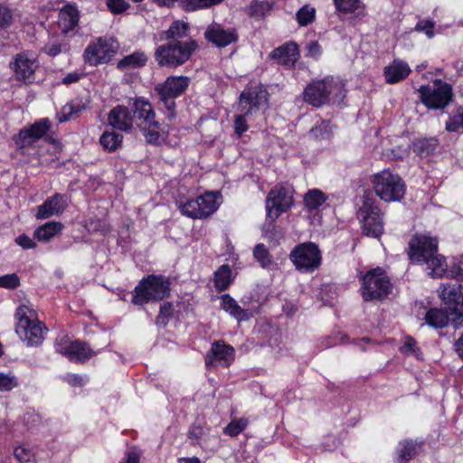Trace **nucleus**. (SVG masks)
I'll use <instances>...</instances> for the list:
<instances>
[{"label": "nucleus", "mask_w": 463, "mask_h": 463, "mask_svg": "<svg viewBox=\"0 0 463 463\" xmlns=\"http://www.w3.org/2000/svg\"><path fill=\"white\" fill-rule=\"evenodd\" d=\"M408 255L414 263L426 265V271L432 278H440L447 271L444 256L438 252V241L435 238L416 234L409 241Z\"/></svg>", "instance_id": "1"}, {"label": "nucleus", "mask_w": 463, "mask_h": 463, "mask_svg": "<svg viewBox=\"0 0 463 463\" xmlns=\"http://www.w3.org/2000/svg\"><path fill=\"white\" fill-rule=\"evenodd\" d=\"M344 84L334 77L327 76L322 80H313L303 91V99L313 107H321L329 103L330 99L335 100L344 97Z\"/></svg>", "instance_id": "2"}, {"label": "nucleus", "mask_w": 463, "mask_h": 463, "mask_svg": "<svg viewBox=\"0 0 463 463\" xmlns=\"http://www.w3.org/2000/svg\"><path fill=\"white\" fill-rule=\"evenodd\" d=\"M268 102V93L261 87L255 86L245 89L240 95L238 110L240 115L235 117V133L241 137L248 130L246 118L259 111Z\"/></svg>", "instance_id": "3"}, {"label": "nucleus", "mask_w": 463, "mask_h": 463, "mask_svg": "<svg viewBox=\"0 0 463 463\" xmlns=\"http://www.w3.org/2000/svg\"><path fill=\"white\" fill-rule=\"evenodd\" d=\"M15 317L17 319L15 332L24 341H26L27 345H41L47 327L37 318L35 311L22 305L17 308Z\"/></svg>", "instance_id": "4"}, {"label": "nucleus", "mask_w": 463, "mask_h": 463, "mask_svg": "<svg viewBox=\"0 0 463 463\" xmlns=\"http://www.w3.org/2000/svg\"><path fill=\"white\" fill-rule=\"evenodd\" d=\"M363 204L357 212L362 222L363 233L372 238H379L383 233V213L371 191H365L362 197Z\"/></svg>", "instance_id": "5"}, {"label": "nucleus", "mask_w": 463, "mask_h": 463, "mask_svg": "<svg viewBox=\"0 0 463 463\" xmlns=\"http://www.w3.org/2000/svg\"><path fill=\"white\" fill-rule=\"evenodd\" d=\"M196 48L197 44L194 40L186 42L169 41L156 48L155 58L161 67L175 68L187 61Z\"/></svg>", "instance_id": "6"}, {"label": "nucleus", "mask_w": 463, "mask_h": 463, "mask_svg": "<svg viewBox=\"0 0 463 463\" xmlns=\"http://www.w3.org/2000/svg\"><path fill=\"white\" fill-rule=\"evenodd\" d=\"M170 292V281L164 276L149 275L144 278L135 288L132 302L143 305L151 301H159Z\"/></svg>", "instance_id": "7"}, {"label": "nucleus", "mask_w": 463, "mask_h": 463, "mask_svg": "<svg viewBox=\"0 0 463 463\" xmlns=\"http://www.w3.org/2000/svg\"><path fill=\"white\" fill-rule=\"evenodd\" d=\"M375 194L385 202L400 201L405 194V184L398 175L383 170L371 177Z\"/></svg>", "instance_id": "8"}, {"label": "nucleus", "mask_w": 463, "mask_h": 463, "mask_svg": "<svg viewBox=\"0 0 463 463\" xmlns=\"http://www.w3.org/2000/svg\"><path fill=\"white\" fill-rule=\"evenodd\" d=\"M418 91L421 102L431 109H443L453 97L451 86L441 80H436L430 85L421 86Z\"/></svg>", "instance_id": "9"}, {"label": "nucleus", "mask_w": 463, "mask_h": 463, "mask_svg": "<svg viewBox=\"0 0 463 463\" xmlns=\"http://www.w3.org/2000/svg\"><path fill=\"white\" fill-rule=\"evenodd\" d=\"M296 269L301 272H313L321 265L322 256L317 245L304 242L296 246L289 255Z\"/></svg>", "instance_id": "10"}, {"label": "nucleus", "mask_w": 463, "mask_h": 463, "mask_svg": "<svg viewBox=\"0 0 463 463\" xmlns=\"http://www.w3.org/2000/svg\"><path fill=\"white\" fill-rule=\"evenodd\" d=\"M191 83L187 76H169L163 83L156 86L155 90L165 107L173 111L175 108V99L183 95Z\"/></svg>", "instance_id": "11"}, {"label": "nucleus", "mask_w": 463, "mask_h": 463, "mask_svg": "<svg viewBox=\"0 0 463 463\" xmlns=\"http://www.w3.org/2000/svg\"><path fill=\"white\" fill-rule=\"evenodd\" d=\"M392 288L389 279L381 268L374 269L364 277L362 295L365 301L382 299Z\"/></svg>", "instance_id": "12"}, {"label": "nucleus", "mask_w": 463, "mask_h": 463, "mask_svg": "<svg viewBox=\"0 0 463 463\" xmlns=\"http://www.w3.org/2000/svg\"><path fill=\"white\" fill-rule=\"evenodd\" d=\"M293 203L290 190L277 185L271 189L266 199L267 218L273 222L279 216L287 212Z\"/></svg>", "instance_id": "13"}, {"label": "nucleus", "mask_w": 463, "mask_h": 463, "mask_svg": "<svg viewBox=\"0 0 463 463\" xmlns=\"http://www.w3.org/2000/svg\"><path fill=\"white\" fill-rule=\"evenodd\" d=\"M446 309L451 310V323L455 327L463 322V293L458 283L442 285L440 293Z\"/></svg>", "instance_id": "14"}, {"label": "nucleus", "mask_w": 463, "mask_h": 463, "mask_svg": "<svg viewBox=\"0 0 463 463\" xmlns=\"http://www.w3.org/2000/svg\"><path fill=\"white\" fill-rule=\"evenodd\" d=\"M117 43L112 39L99 38L84 51V60L91 66L108 62L116 53Z\"/></svg>", "instance_id": "15"}, {"label": "nucleus", "mask_w": 463, "mask_h": 463, "mask_svg": "<svg viewBox=\"0 0 463 463\" xmlns=\"http://www.w3.org/2000/svg\"><path fill=\"white\" fill-rule=\"evenodd\" d=\"M51 128L48 118H42L33 124L30 128H23L14 137V143L20 148L32 146L35 141L42 138Z\"/></svg>", "instance_id": "16"}, {"label": "nucleus", "mask_w": 463, "mask_h": 463, "mask_svg": "<svg viewBox=\"0 0 463 463\" xmlns=\"http://www.w3.org/2000/svg\"><path fill=\"white\" fill-rule=\"evenodd\" d=\"M38 67L36 58L26 52L16 55L13 69L14 77L17 80L25 84L32 83L34 80V72Z\"/></svg>", "instance_id": "17"}, {"label": "nucleus", "mask_w": 463, "mask_h": 463, "mask_svg": "<svg viewBox=\"0 0 463 463\" xmlns=\"http://www.w3.org/2000/svg\"><path fill=\"white\" fill-rule=\"evenodd\" d=\"M55 348L58 353L76 363H85L93 354L89 345L80 341L57 343Z\"/></svg>", "instance_id": "18"}, {"label": "nucleus", "mask_w": 463, "mask_h": 463, "mask_svg": "<svg viewBox=\"0 0 463 463\" xmlns=\"http://www.w3.org/2000/svg\"><path fill=\"white\" fill-rule=\"evenodd\" d=\"M204 37L217 47H226L238 40V33L234 28L225 29L219 24H212L204 32Z\"/></svg>", "instance_id": "19"}, {"label": "nucleus", "mask_w": 463, "mask_h": 463, "mask_svg": "<svg viewBox=\"0 0 463 463\" xmlns=\"http://www.w3.org/2000/svg\"><path fill=\"white\" fill-rule=\"evenodd\" d=\"M234 359V349L220 341L213 344L210 353L205 357L207 366L215 365L217 363L222 366H228Z\"/></svg>", "instance_id": "20"}, {"label": "nucleus", "mask_w": 463, "mask_h": 463, "mask_svg": "<svg viewBox=\"0 0 463 463\" xmlns=\"http://www.w3.org/2000/svg\"><path fill=\"white\" fill-rule=\"evenodd\" d=\"M128 105L133 111V120H136L138 128L156 117L151 103L144 98L131 99Z\"/></svg>", "instance_id": "21"}, {"label": "nucleus", "mask_w": 463, "mask_h": 463, "mask_svg": "<svg viewBox=\"0 0 463 463\" xmlns=\"http://www.w3.org/2000/svg\"><path fill=\"white\" fill-rule=\"evenodd\" d=\"M108 121L111 127L121 131H129L133 126V117L129 109L121 105L109 111Z\"/></svg>", "instance_id": "22"}, {"label": "nucleus", "mask_w": 463, "mask_h": 463, "mask_svg": "<svg viewBox=\"0 0 463 463\" xmlns=\"http://www.w3.org/2000/svg\"><path fill=\"white\" fill-rule=\"evenodd\" d=\"M65 207V196L55 194L38 207L36 217L38 219H47L52 215H58L64 211Z\"/></svg>", "instance_id": "23"}, {"label": "nucleus", "mask_w": 463, "mask_h": 463, "mask_svg": "<svg viewBox=\"0 0 463 463\" xmlns=\"http://www.w3.org/2000/svg\"><path fill=\"white\" fill-rule=\"evenodd\" d=\"M272 59L287 67H292L299 57L298 45L293 42L286 43L279 48L272 51L270 54Z\"/></svg>", "instance_id": "24"}, {"label": "nucleus", "mask_w": 463, "mask_h": 463, "mask_svg": "<svg viewBox=\"0 0 463 463\" xmlns=\"http://www.w3.org/2000/svg\"><path fill=\"white\" fill-rule=\"evenodd\" d=\"M411 71V68L407 62L401 60H394L384 68L383 75L387 83L395 84L406 79Z\"/></svg>", "instance_id": "25"}, {"label": "nucleus", "mask_w": 463, "mask_h": 463, "mask_svg": "<svg viewBox=\"0 0 463 463\" xmlns=\"http://www.w3.org/2000/svg\"><path fill=\"white\" fill-rule=\"evenodd\" d=\"M79 17V11L76 6L67 5L59 12L58 26L62 33H69L78 25Z\"/></svg>", "instance_id": "26"}, {"label": "nucleus", "mask_w": 463, "mask_h": 463, "mask_svg": "<svg viewBox=\"0 0 463 463\" xmlns=\"http://www.w3.org/2000/svg\"><path fill=\"white\" fill-rule=\"evenodd\" d=\"M147 143L158 145L165 138V132L155 118L139 127Z\"/></svg>", "instance_id": "27"}, {"label": "nucleus", "mask_w": 463, "mask_h": 463, "mask_svg": "<svg viewBox=\"0 0 463 463\" xmlns=\"http://www.w3.org/2000/svg\"><path fill=\"white\" fill-rule=\"evenodd\" d=\"M425 323L434 328H443L451 321V310L430 308L424 317Z\"/></svg>", "instance_id": "28"}, {"label": "nucleus", "mask_w": 463, "mask_h": 463, "mask_svg": "<svg viewBox=\"0 0 463 463\" xmlns=\"http://www.w3.org/2000/svg\"><path fill=\"white\" fill-rule=\"evenodd\" d=\"M148 61L147 55L143 51H136L125 56L117 63V68L122 71L144 67Z\"/></svg>", "instance_id": "29"}, {"label": "nucleus", "mask_w": 463, "mask_h": 463, "mask_svg": "<svg viewBox=\"0 0 463 463\" xmlns=\"http://www.w3.org/2000/svg\"><path fill=\"white\" fill-rule=\"evenodd\" d=\"M189 30L190 26L188 23L182 20H176L172 23L168 30L163 31L160 33V39L178 41V39L187 36Z\"/></svg>", "instance_id": "30"}, {"label": "nucleus", "mask_w": 463, "mask_h": 463, "mask_svg": "<svg viewBox=\"0 0 463 463\" xmlns=\"http://www.w3.org/2000/svg\"><path fill=\"white\" fill-rule=\"evenodd\" d=\"M222 307L238 321L250 318L249 312L241 308L236 300L228 294L222 297Z\"/></svg>", "instance_id": "31"}, {"label": "nucleus", "mask_w": 463, "mask_h": 463, "mask_svg": "<svg viewBox=\"0 0 463 463\" xmlns=\"http://www.w3.org/2000/svg\"><path fill=\"white\" fill-rule=\"evenodd\" d=\"M232 281V269L228 264L220 266L214 272L213 283L218 291L226 290Z\"/></svg>", "instance_id": "32"}, {"label": "nucleus", "mask_w": 463, "mask_h": 463, "mask_svg": "<svg viewBox=\"0 0 463 463\" xmlns=\"http://www.w3.org/2000/svg\"><path fill=\"white\" fill-rule=\"evenodd\" d=\"M62 229V224L59 222H50L34 231V237L42 241H48L59 233Z\"/></svg>", "instance_id": "33"}, {"label": "nucleus", "mask_w": 463, "mask_h": 463, "mask_svg": "<svg viewBox=\"0 0 463 463\" xmlns=\"http://www.w3.org/2000/svg\"><path fill=\"white\" fill-rule=\"evenodd\" d=\"M199 204V211L202 212L203 218H206L217 210L216 197L213 193H205L203 195L196 198Z\"/></svg>", "instance_id": "34"}, {"label": "nucleus", "mask_w": 463, "mask_h": 463, "mask_svg": "<svg viewBox=\"0 0 463 463\" xmlns=\"http://www.w3.org/2000/svg\"><path fill=\"white\" fill-rule=\"evenodd\" d=\"M122 140L123 136L121 134L114 131H105L99 138V143L105 150L114 152L121 146Z\"/></svg>", "instance_id": "35"}, {"label": "nucleus", "mask_w": 463, "mask_h": 463, "mask_svg": "<svg viewBox=\"0 0 463 463\" xmlns=\"http://www.w3.org/2000/svg\"><path fill=\"white\" fill-rule=\"evenodd\" d=\"M326 200V194L319 189H310L304 196V203L310 211L317 209Z\"/></svg>", "instance_id": "36"}, {"label": "nucleus", "mask_w": 463, "mask_h": 463, "mask_svg": "<svg viewBox=\"0 0 463 463\" xmlns=\"http://www.w3.org/2000/svg\"><path fill=\"white\" fill-rule=\"evenodd\" d=\"M416 442L412 440H403L400 442L397 450L398 462L407 463L408 461H410L412 458V457L416 454Z\"/></svg>", "instance_id": "37"}, {"label": "nucleus", "mask_w": 463, "mask_h": 463, "mask_svg": "<svg viewBox=\"0 0 463 463\" xmlns=\"http://www.w3.org/2000/svg\"><path fill=\"white\" fill-rule=\"evenodd\" d=\"M222 1L223 0H181L180 5L185 12H194L199 9L209 8Z\"/></svg>", "instance_id": "38"}, {"label": "nucleus", "mask_w": 463, "mask_h": 463, "mask_svg": "<svg viewBox=\"0 0 463 463\" xmlns=\"http://www.w3.org/2000/svg\"><path fill=\"white\" fill-rule=\"evenodd\" d=\"M253 256L264 269H268L273 265L272 257L269 254V250L262 243H259L254 247Z\"/></svg>", "instance_id": "39"}, {"label": "nucleus", "mask_w": 463, "mask_h": 463, "mask_svg": "<svg viewBox=\"0 0 463 463\" xmlns=\"http://www.w3.org/2000/svg\"><path fill=\"white\" fill-rule=\"evenodd\" d=\"M438 141L435 138L419 139L413 144L414 151L420 156H427L437 148Z\"/></svg>", "instance_id": "40"}, {"label": "nucleus", "mask_w": 463, "mask_h": 463, "mask_svg": "<svg viewBox=\"0 0 463 463\" xmlns=\"http://www.w3.org/2000/svg\"><path fill=\"white\" fill-rule=\"evenodd\" d=\"M446 129L450 132L463 131V108H458L446 122Z\"/></svg>", "instance_id": "41"}, {"label": "nucleus", "mask_w": 463, "mask_h": 463, "mask_svg": "<svg viewBox=\"0 0 463 463\" xmlns=\"http://www.w3.org/2000/svg\"><path fill=\"white\" fill-rule=\"evenodd\" d=\"M199 204L196 199L187 200L185 203H181L179 204V209L181 213L192 219H202V212L199 211Z\"/></svg>", "instance_id": "42"}, {"label": "nucleus", "mask_w": 463, "mask_h": 463, "mask_svg": "<svg viewBox=\"0 0 463 463\" xmlns=\"http://www.w3.org/2000/svg\"><path fill=\"white\" fill-rule=\"evenodd\" d=\"M332 133V128L329 121L321 120L310 130V134L317 139H326Z\"/></svg>", "instance_id": "43"}, {"label": "nucleus", "mask_w": 463, "mask_h": 463, "mask_svg": "<svg viewBox=\"0 0 463 463\" xmlns=\"http://www.w3.org/2000/svg\"><path fill=\"white\" fill-rule=\"evenodd\" d=\"M334 3L336 10L344 14L354 13L362 5L360 0H334Z\"/></svg>", "instance_id": "44"}, {"label": "nucleus", "mask_w": 463, "mask_h": 463, "mask_svg": "<svg viewBox=\"0 0 463 463\" xmlns=\"http://www.w3.org/2000/svg\"><path fill=\"white\" fill-rule=\"evenodd\" d=\"M316 10L309 5H304L297 13V20L302 26L307 25L312 23L315 18Z\"/></svg>", "instance_id": "45"}, {"label": "nucleus", "mask_w": 463, "mask_h": 463, "mask_svg": "<svg viewBox=\"0 0 463 463\" xmlns=\"http://www.w3.org/2000/svg\"><path fill=\"white\" fill-rule=\"evenodd\" d=\"M43 52L52 57H55L61 52H68L70 46L67 43H49L44 45Z\"/></svg>", "instance_id": "46"}, {"label": "nucleus", "mask_w": 463, "mask_h": 463, "mask_svg": "<svg viewBox=\"0 0 463 463\" xmlns=\"http://www.w3.org/2000/svg\"><path fill=\"white\" fill-rule=\"evenodd\" d=\"M82 108H75L71 104H67L64 107H62L61 112L57 114V118L59 122L62 123L65 121L70 120L72 118H76L79 116L80 112L81 111Z\"/></svg>", "instance_id": "47"}, {"label": "nucleus", "mask_w": 463, "mask_h": 463, "mask_svg": "<svg viewBox=\"0 0 463 463\" xmlns=\"http://www.w3.org/2000/svg\"><path fill=\"white\" fill-rule=\"evenodd\" d=\"M271 8L269 3L266 1L252 3L250 6V15L253 17H262L265 12Z\"/></svg>", "instance_id": "48"}, {"label": "nucleus", "mask_w": 463, "mask_h": 463, "mask_svg": "<svg viewBox=\"0 0 463 463\" xmlns=\"http://www.w3.org/2000/svg\"><path fill=\"white\" fill-rule=\"evenodd\" d=\"M14 455L21 462H30L34 457L33 451L24 446L16 447Z\"/></svg>", "instance_id": "49"}, {"label": "nucleus", "mask_w": 463, "mask_h": 463, "mask_svg": "<svg viewBox=\"0 0 463 463\" xmlns=\"http://www.w3.org/2000/svg\"><path fill=\"white\" fill-rule=\"evenodd\" d=\"M247 426V421L243 419L232 420L225 428V432L231 436H237L239 433L244 430Z\"/></svg>", "instance_id": "50"}, {"label": "nucleus", "mask_w": 463, "mask_h": 463, "mask_svg": "<svg viewBox=\"0 0 463 463\" xmlns=\"http://www.w3.org/2000/svg\"><path fill=\"white\" fill-rule=\"evenodd\" d=\"M13 20L11 9L5 4H0V29L8 27Z\"/></svg>", "instance_id": "51"}, {"label": "nucleus", "mask_w": 463, "mask_h": 463, "mask_svg": "<svg viewBox=\"0 0 463 463\" xmlns=\"http://www.w3.org/2000/svg\"><path fill=\"white\" fill-rule=\"evenodd\" d=\"M19 284L20 279L15 273L6 274L0 277V288H15Z\"/></svg>", "instance_id": "52"}, {"label": "nucleus", "mask_w": 463, "mask_h": 463, "mask_svg": "<svg viewBox=\"0 0 463 463\" xmlns=\"http://www.w3.org/2000/svg\"><path fill=\"white\" fill-rule=\"evenodd\" d=\"M401 351L405 354H414L419 356L420 349L417 347V342L411 336H406Z\"/></svg>", "instance_id": "53"}, {"label": "nucleus", "mask_w": 463, "mask_h": 463, "mask_svg": "<svg viewBox=\"0 0 463 463\" xmlns=\"http://www.w3.org/2000/svg\"><path fill=\"white\" fill-rule=\"evenodd\" d=\"M435 23L429 20H420L417 23L415 30L426 33L429 38L434 35Z\"/></svg>", "instance_id": "54"}, {"label": "nucleus", "mask_w": 463, "mask_h": 463, "mask_svg": "<svg viewBox=\"0 0 463 463\" xmlns=\"http://www.w3.org/2000/svg\"><path fill=\"white\" fill-rule=\"evenodd\" d=\"M174 307L172 303H164L159 311V315L156 317L157 323L165 324L166 320L172 316Z\"/></svg>", "instance_id": "55"}, {"label": "nucleus", "mask_w": 463, "mask_h": 463, "mask_svg": "<svg viewBox=\"0 0 463 463\" xmlns=\"http://www.w3.org/2000/svg\"><path fill=\"white\" fill-rule=\"evenodd\" d=\"M108 8L114 14H119L128 9V4L125 0H108Z\"/></svg>", "instance_id": "56"}, {"label": "nucleus", "mask_w": 463, "mask_h": 463, "mask_svg": "<svg viewBox=\"0 0 463 463\" xmlns=\"http://www.w3.org/2000/svg\"><path fill=\"white\" fill-rule=\"evenodd\" d=\"M16 385L14 377L0 373V391H10Z\"/></svg>", "instance_id": "57"}, {"label": "nucleus", "mask_w": 463, "mask_h": 463, "mask_svg": "<svg viewBox=\"0 0 463 463\" xmlns=\"http://www.w3.org/2000/svg\"><path fill=\"white\" fill-rule=\"evenodd\" d=\"M15 242L24 250L33 249L36 243L33 239L25 234H22L15 239Z\"/></svg>", "instance_id": "58"}, {"label": "nucleus", "mask_w": 463, "mask_h": 463, "mask_svg": "<svg viewBox=\"0 0 463 463\" xmlns=\"http://www.w3.org/2000/svg\"><path fill=\"white\" fill-rule=\"evenodd\" d=\"M80 76H81V74H80L78 72L69 73L63 78L62 83L65 85L75 83L80 79Z\"/></svg>", "instance_id": "59"}, {"label": "nucleus", "mask_w": 463, "mask_h": 463, "mask_svg": "<svg viewBox=\"0 0 463 463\" xmlns=\"http://www.w3.org/2000/svg\"><path fill=\"white\" fill-rule=\"evenodd\" d=\"M67 381L71 385H82L83 378L78 374L68 375Z\"/></svg>", "instance_id": "60"}, {"label": "nucleus", "mask_w": 463, "mask_h": 463, "mask_svg": "<svg viewBox=\"0 0 463 463\" xmlns=\"http://www.w3.org/2000/svg\"><path fill=\"white\" fill-rule=\"evenodd\" d=\"M452 272L457 277H463V260H459L457 263L453 265Z\"/></svg>", "instance_id": "61"}, {"label": "nucleus", "mask_w": 463, "mask_h": 463, "mask_svg": "<svg viewBox=\"0 0 463 463\" xmlns=\"http://www.w3.org/2000/svg\"><path fill=\"white\" fill-rule=\"evenodd\" d=\"M319 45L317 42H311L308 43V50L312 55L319 53Z\"/></svg>", "instance_id": "62"}, {"label": "nucleus", "mask_w": 463, "mask_h": 463, "mask_svg": "<svg viewBox=\"0 0 463 463\" xmlns=\"http://www.w3.org/2000/svg\"><path fill=\"white\" fill-rule=\"evenodd\" d=\"M138 462H139V457L137 453L130 452L128 454L126 463H138Z\"/></svg>", "instance_id": "63"}, {"label": "nucleus", "mask_w": 463, "mask_h": 463, "mask_svg": "<svg viewBox=\"0 0 463 463\" xmlns=\"http://www.w3.org/2000/svg\"><path fill=\"white\" fill-rule=\"evenodd\" d=\"M159 6H171L173 5L177 0H154Z\"/></svg>", "instance_id": "64"}]
</instances>
